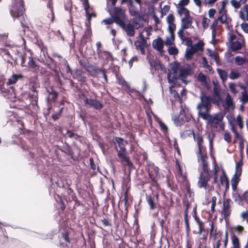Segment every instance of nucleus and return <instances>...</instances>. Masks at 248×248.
I'll return each instance as SVG.
<instances>
[{"instance_id": "1", "label": "nucleus", "mask_w": 248, "mask_h": 248, "mask_svg": "<svg viewBox=\"0 0 248 248\" xmlns=\"http://www.w3.org/2000/svg\"><path fill=\"white\" fill-rule=\"evenodd\" d=\"M201 102L197 106L198 113L200 116L206 121L208 125L213 129L216 131L222 130L224 128L223 119L224 115L222 112H218L214 114H209L210 106L212 102L216 103L219 105L222 102L221 98L218 92L215 91L214 98L202 95Z\"/></svg>"}, {"instance_id": "2", "label": "nucleus", "mask_w": 248, "mask_h": 248, "mask_svg": "<svg viewBox=\"0 0 248 248\" xmlns=\"http://www.w3.org/2000/svg\"><path fill=\"white\" fill-rule=\"evenodd\" d=\"M194 139L197 142L198 145V161L202 167V171H201L199 177L198 186L199 187H203L205 190L211 189L208 185V182L210 179V175L209 172L208 164L207 161V156L205 148L202 145V137L201 135L198 134L196 135L193 134Z\"/></svg>"}, {"instance_id": "3", "label": "nucleus", "mask_w": 248, "mask_h": 248, "mask_svg": "<svg viewBox=\"0 0 248 248\" xmlns=\"http://www.w3.org/2000/svg\"><path fill=\"white\" fill-rule=\"evenodd\" d=\"M115 21L116 23L120 25L130 36L134 35V28L138 29L143 25L144 19L142 16H135L133 19V26L126 18V16H115Z\"/></svg>"}, {"instance_id": "4", "label": "nucleus", "mask_w": 248, "mask_h": 248, "mask_svg": "<svg viewBox=\"0 0 248 248\" xmlns=\"http://www.w3.org/2000/svg\"><path fill=\"white\" fill-rule=\"evenodd\" d=\"M188 74V71L179 67L177 63H173L170 65V70L168 75V81L170 84H175L180 83H186L185 78Z\"/></svg>"}, {"instance_id": "5", "label": "nucleus", "mask_w": 248, "mask_h": 248, "mask_svg": "<svg viewBox=\"0 0 248 248\" xmlns=\"http://www.w3.org/2000/svg\"><path fill=\"white\" fill-rule=\"evenodd\" d=\"M40 48L41 52L43 53V57L40 55L38 58V61L53 71L55 75L59 79L61 70L59 67L57 65V62L47 54V48L46 46L42 45L40 46Z\"/></svg>"}, {"instance_id": "6", "label": "nucleus", "mask_w": 248, "mask_h": 248, "mask_svg": "<svg viewBox=\"0 0 248 248\" xmlns=\"http://www.w3.org/2000/svg\"><path fill=\"white\" fill-rule=\"evenodd\" d=\"M115 148L118 151V156L121 158L123 161L127 163V164L130 167L132 165L131 163L129 161L128 157L126 156V150L125 146L127 144L126 141L124 140L123 139L119 138H116L114 140Z\"/></svg>"}, {"instance_id": "7", "label": "nucleus", "mask_w": 248, "mask_h": 248, "mask_svg": "<svg viewBox=\"0 0 248 248\" xmlns=\"http://www.w3.org/2000/svg\"><path fill=\"white\" fill-rule=\"evenodd\" d=\"M213 173L214 175V183L217 182V177L219 176L221 184L222 185H228V182L226 175L223 171L220 172L219 169L216 162L214 163V168L213 170Z\"/></svg>"}, {"instance_id": "8", "label": "nucleus", "mask_w": 248, "mask_h": 248, "mask_svg": "<svg viewBox=\"0 0 248 248\" xmlns=\"http://www.w3.org/2000/svg\"><path fill=\"white\" fill-rule=\"evenodd\" d=\"M203 43L202 41L191 46L190 47H187L186 49L185 57L187 60H190L194 54L196 52L201 51L202 49Z\"/></svg>"}, {"instance_id": "9", "label": "nucleus", "mask_w": 248, "mask_h": 248, "mask_svg": "<svg viewBox=\"0 0 248 248\" xmlns=\"http://www.w3.org/2000/svg\"><path fill=\"white\" fill-rule=\"evenodd\" d=\"M176 177L178 182L187 190L189 188L188 181L186 175L183 173L179 165H178V170L176 174Z\"/></svg>"}, {"instance_id": "10", "label": "nucleus", "mask_w": 248, "mask_h": 248, "mask_svg": "<svg viewBox=\"0 0 248 248\" xmlns=\"http://www.w3.org/2000/svg\"><path fill=\"white\" fill-rule=\"evenodd\" d=\"M21 64L22 66L28 67L33 69L35 72H38L39 70V66L36 63L33 58L31 56L29 57V61L27 64H25V57L22 56Z\"/></svg>"}, {"instance_id": "11", "label": "nucleus", "mask_w": 248, "mask_h": 248, "mask_svg": "<svg viewBox=\"0 0 248 248\" xmlns=\"http://www.w3.org/2000/svg\"><path fill=\"white\" fill-rule=\"evenodd\" d=\"M135 45L137 50H140L142 54L145 53V47L147 46V44L144 37L140 35L138 38L137 40L135 43Z\"/></svg>"}, {"instance_id": "12", "label": "nucleus", "mask_w": 248, "mask_h": 248, "mask_svg": "<svg viewBox=\"0 0 248 248\" xmlns=\"http://www.w3.org/2000/svg\"><path fill=\"white\" fill-rule=\"evenodd\" d=\"M72 77L74 79H77L81 84L86 81L85 73L81 70L76 69L73 71Z\"/></svg>"}, {"instance_id": "13", "label": "nucleus", "mask_w": 248, "mask_h": 248, "mask_svg": "<svg viewBox=\"0 0 248 248\" xmlns=\"http://www.w3.org/2000/svg\"><path fill=\"white\" fill-rule=\"evenodd\" d=\"M61 238L63 240L61 244L62 248H73L74 247L73 243L70 242L69 232L67 231H65L61 233Z\"/></svg>"}, {"instance_id": "14", "label": "nucleus", "mask_w": 248, "mask_h": 248, "mask_svg": "<svg viewBox=\"0 0 248 248\" xmlns=\"http://www.w3.org/2000/svg\"><path fill=\"white\" fill-rule=\"evenodd\" d=\"M85 104L88 105L95 109L100 110L103 108L102 104L98 100L94 99H88L86 98L84 100Z\"/></svg>"}, {"instance_id": "15", "label": "nucleus", "mask_w": 248, "mask_h": 248, "mask_svg": "<svg viewBox=\"0 0 248 248\" xmlns=\"http://www.w3.org/2000/svg\"><path fill=\"white\" fill-rule=\"evenodd\" d=\"M223 235L219 231L217 232V230H214L213 224L211 223L210 236L213 238L215 242L218 241V240L221 241Z\"/></svg>"}, {"instance_id": "16", "label": "nucleus", "mask_w": 248, "mask_h": 248, "mask_svg": "<svg viewBox=\"0 0 248 248\" xmlns=\"http://www.w3.org/2000/svg\"><path fill=\"white\" fill-rule=\"evenodd\" d=\"M231 204L232 201L230 199H227L224 201L223 205V212L225 217H228L230 215L231 212Z\"/></svg>"}, {"instance_id": "17", "label": "nucleus", "mask_w": 248, "mask_h": 248, "mask_svg": "<svg viewBox=\"0 0 248 248\" xmlns=\"http://www.w3.org/2000/svg\"><path fill=\"white\" fill-rule=\"evenodd\" d=\"M164 42L161 38H157L153 42V47L158 51L160 53L163 52Z\"/></svg>"}, {"instance_id": "18", "label": "nucleus", "mask_w": 248, "mask_h": 248, "mask_svg": "<svg viewBox=\"0 0 248 248\" xmlns=\"http://www.w3.org/2000/svg\"><path fill=\"white\" fill-rule=\"evenodd\" d=\"M170 92L171 96L174 97V101H180V96L178 93V90H175V88L177 86V85L179 84L176 83L175 84H170Z\"/></svg>"}, {"instance_id": "19", "label": "nucleus", "mask_w": 248, "mask_h": 248, "mask_svg": "<svg viewBox=\"0 0 248 248\" xmlns=\"http://www.w3.org/2000/svg\"><path fill=\"white\" fill-rule=\"evenodd\" d=\"M239 87L243 90V91L241 92V101L244 104L248 102V91L246 86L242 84H239Z\"/></svg>"}, {"instance_id": "20", "label": "nucleus", "mask_w": 248, "mask_h": 248, "mask_svg": "<svg viewBox=\"0 0 248 248\" xmlns=\"http://www.w3.org/2000/svg\"><path fill=\"white\" fill-rule=\"evenodd\" d=\"M244 44L243 39H239L231 44L230 47L233 51L238 50L242 48Z\"/></svg>"}, {"instance_id": "21", "label": "nucleus", "mask_w": 248, "mask_h": 248, "mask_svg": "<svg viewBox=\"0 0 248 248\" xmlns=\"http://www.w3.org/2000/svg\"><path fill=\"white\" fill-rule=\"evenodd\" d=\"M232 131L235 134V140H238L239 144V148L241 152V153L242 154V152L243 151L244 148V140L242 138V137L239 136L237 132L236 131V130L234 129V128L232 127Z\"/></svg>"}, {"instance_id": "22", "label": "nucleus", "mask_w": 248, "mask_h": 248, "mask_svg": "<svg viewBox=\"0 0 248 248\" xmlns=\"http://www.w3.org/2000/svg\"><path fill=\"white\" fill-rule=\"evenodd\" d=\"M29 87L31 91H36L37 88L40 87L37 79L35 78H31L29 82Z\"/></svg>"}, {"instance_id": "23", "label": "nucleus", "mask_w": 248, "mask_h": 248, "mask_svg": "<svg viewBox=\"0 0 248 248\" xmlns=\"http://www.w3.org/2000/svg\"><path fill=\"white\" fill-rule=\"evenodd\" d=\"M29 98L31 100V103L33 106H37L38 104V93L37 91H31L29 94Z\"/></svg>"}, {"instance_id": "24", "label": "nucleus", "mask_w": 248, "mask_h": 248, "mask_svg": "<svg viewBox=\"0 0 248 248\" xmlns=\"http://www.w3.org/2000/svg\"><path fill=\"white\" fill-rule=\"evenodd\" d=\"M23 78V76L21 74H13L10 78L8 79L6 86H8L10 85L16 83L17 81L19 79H22Z\"/></svg>"}, {"instance_id": "25", "label": "nucleus", "mask_w": 248, "mask_h": 248, "mask_svg": "<svg viewBox=\"0 0 248 248\" xmlns=\"http://www.w3.org/2000/svg\"><path fill=\"white\" fill-rule=\"evenodd\" d=\"M167 21L169 24L168 31L169 33H174L173 32L175 30L176 26L174 24V16H167Z\"/></svg>"}, {"instance_id": "26", "label": "nucleus", "mask_w": 248, "mask_h": 248, "mask_svg": "<svg viewBox=\"0 0 248 248\" xmlns=\"http://www.w3.org/2000/svg\"><path fill=\"white\" fill-rule=\"evenodd\" d=\"M223 106L225 109H232L234 108V105L233 100L229 94L227 95Z\"/></svg>"}, {"instance_id": "27", "label": "nucleus", "mask_w": 248, "mask_h": 248, "mask_svg": "<svg viewBox=\"0 0 248 248\" xmlns=\"http://www.w3.org/2000/svg\"><path fill=\"white\" fill-rule=\"evenodd\" d=\"M185 113L184 110L182 109L180 111V114L178 117H174L173 120L174 123L177 125H181L183 122L185 121Z\"/></svg>"}, {"instance_id": "28", "label": "nucleus", "mask_w": 248, "mask_h": 248, "mask_svg": "<svg viewBox=\"0 0 248 248\" xmlns=\"http://www.w3.org/2000/svg\"><path fill=\"white\" fill-rule=\"evenodd\" d=\"M20 23L22 27L23 28V31L25 32L26 30H29L30 26L31 25V22L28 18V16H22V19L20 20Z\"/></svg>"}, {"instance_id": "29", "label": "nucleus", "mask_w": 248, "mask_h": 248, "mask_svg": "<svg viewBox=\"0 0 248 248\" xmlns=\"http://www.w3.org/2000/svg\"><path fill=\"white\" fill-rule=\"evenodd\" d=\"M11 11L12 16H23L24 13V8L21 4H20L18 8H13Z\"/></svg>"}, {"instance_id": "30", "label": "nucleus", "mask_w": 248, "mask_h": 248, "mask_svg": "<svg viewBox=\"0 0 248 248\" xmlns=\"http://www.w3.org/2000/svg\"><path fill=\"white\" fill-rule=\"evenodd\" d=\"M47 92L49 94V98L50 101L51 102L55 101L58 96V93L55 90H54L52 87H50L47 89Z\"/></svg>"}, {"instance_id": "31", "label": "nucleus", "mask_w": 248, "mask_h": 248, "mask_svg": "<svg viewBox=\"0 0 248 248\" xmlns=\"http://www.w3.org/2000/svg\"><path fill=\"white\" fill-rule=\"evenodd\" d=\"M96 73L97 74L99 78H102L106 82H108L107 71L104 67L97 68L96 70Z\"/></svg>"}, {"instance_id": "32", "label": "nucleus", "mask_w": 248, "mask_h": 248, "mask_svg": "<svg viewBox=\"0 0 248 248\" xmlns=\"http://www.w3.org/2000/svg\"><path fill=\"white\" fill-rule=\"evenodd\" d=\"M191 16H185L182 19V26L183 29L188 28L191 24Z\"/></svg>"}, {"instance_id": "33", "label": "nucleus", "mask_w": 248, "mask_h": 248, "mask_svg": "<svg viewBox=\"0 0 248 248\" xmlns=\"http://www.w3.org/2000/svg\"><path fill=\"white\" fill-rule=\"evenodd\" d=\"M240 84V83L235 84L233 82H230L229 83V89L230 92L234 95H236L237 93H239L238 87H239Z\"/></svg>"}, {"instance_id": "34", "label": "nucleus", "mask_w": 248, "mask_h": 248, "mask_svg": "<svg viewBox=\"0 0 248 248\" xmlns=\"http://www.w3.org/2000/svg\"><path fill=\"white\" fill-rule=\"evenodd\" d=\"M119 67L115 66L113 69V73L114 74L115 77L118 80L119 83L124 86L125 84V81L122 78L121 76L119 74Z\"/></svg>"}, {"instance_id": "35", "label": "nucleus", "mask_w": 248, "mask_h": 248, "mask_svg": "<svg viewBox=\"0 0 248 248\" xmlns=\"http://www.w3.org/2000/svg\"><path fill=\"white\" fill-rule=\"evenodd\" d=\"M174 42V33H169L168 36L166 37L164 44L167 46H171Z\"/></svg>"}, {"instance_id": "36", "label": "nucleus", "mask_w": 248, "mask_h": 248, "mask_svg": "<svg viewBox=\"0 0 248 248\" xmlns=\"http://www.w3.org/2000/svg\"><path fill=\"white\" fill-rule=\"evenodd\" d=\"M241 77V74L237 69H232L229 75V77L231 79H235Z\"/></svg>"}, {"instance_id": "37", "label": "nucleus", "mask_w": 248, "mask_h": 248, "mask_svg": "<svg viewBox=\"0 0 248 248\" xmlns=\"http://www.w3.org/2000/svg\"><path fill=\"white\" fill-rule=\"evenodd\" d=\"M232 247L234 248H240V244L238 238L234 235L232 234L231 237Z\"/></svg>"}, {"instance_id": "38", "label": "nucleus", "mask_w": 248, "mask_h": 248, "mask_svg": "<svg viewBox=\"0 0 248 248\" xmlns=\"http://www.w3.org/2000/svg\"><path fill=\"white\" fill-rule=\"evenodd\" d=\"M70 88L73 90L74 92H81V89L78 87L77 83H75L72 79H69Z\"/></svg>"}, {"instance_id": "39", "label": "nucleus", "mask_w": 248, "mask_h": 248, "mask_svg": "<svg viewBox=\"0 0 248 248\" xmlns=\"http://www.w3.org/2000/svg\"><path fill=\"white\" fill-rule=\"evenodd\" d=\"M157 198L156 197H149L147 199V202L150 205V209H153L155 207V205L157 202Z\"/></svg>"}, {"instance_id": "40", "label": "nucleus", "mask_w": 248, "mask_h": 248, "mask_svg": "<svg viewBox=\"0 0 248 248\" xmlns=\"http://www.w3.org/2000/svg\"><path fill=\"white\" fill-rule=\"evenodd\" d=\"M240 175H237L236 172H235V174L232 179V185L233 189H235L236 188L237 185L239 181V176Z\"/></svg>"}, {"instance_id": "41", "label": "nucleus", "mask_w": 248, "mask_h": 248, "mask_svg": "<svg viewBox=\"0 0 248 248\" xmlns=\"http://www.w3.org/2000/svg\"><path fill=\"white\" fill-rule=\"evenodd\" d=\"M207 55L210 57L211 60L217 62L218 56L216 52L210 49H207Z\"/></svg>"}, {"instance_id": "42", "label": "nucleus", "mask_w": 248, "mask_h": 248, "mask_svg": "<svg viewBox=\"0 0 248 248\" xmlns=\"http://www.w3.org/2000/svg\"><path fill=\"white\" fill-rule=\"evenodd\" d=\"M19 124H20L21 126L18 127V132H16V134L13 135L15 137H17L20 134L25 133V132L29 131V130H27V131L25 130V129L24 128V124L22 121H21L20 123H19Z\"/></svg>"}, {"instance_id": "43", "label": "nucleus", "mask_w": 248, "mask_h": 248, "mask_svg": "<svg viewBox=\"0 0 248 248\" xmlns=\"http://www.w3.org/2000/svg\"><path fill=\"white\" fill-rule=\"evenodd\" d=\"M98 56L100 58L102 59L104 61H107L108 62V52L107 51L99 50L98 51Z\"/></svg>"}, {"instance_id": "44", "label": "nucleus", "mask_w": 248, "mask_h": 248, "mask_svg": "<svg viewBox=\"0 0 248 248\" xmlns=\"http://www.w3.org/2000/svg\"><path fill=\"white\" fill-rule=\"evenodd\" d=\"M92 16H87L86 21L85 22V26L87 27L86 33L88 34H91L92 31L91 29V20Z\"/></svg>"}, {"instance_id": "45", "label": "nucleus", "mask_w": 248, "mask_h": 248, "mask_svg": "<svg viewBox=\"0 0 248 248\" xmlns=\"http://www.w3.org/2000/svg\"><path fill=\"white\" fill-rule=\"evenodd\" d=\"M217 72L220 78L223 81H225L227 79L228 74L226 71L220 69H217Z\"/></svg>"}, {"instance_id": "46", "label": "nucleus", "mask_w": 248, "mask_h": 248, "mask_svg": "<svg viewBox=\"0 0 248 248\" xmlns=\"http://www.w3.org/2000/svg\"><path fill=\"white\" fill-rule=\"evenodd\" d=\"M178 13L180 15L188 16V10L183 6H179L178 7Z\"/></svg>"}, {"instance_id": "47", "label": "nucleus", "mask_w": 248, "mask_h": 248, "mask_svg": "<svg viewBox=\"0 0 248 248\" xmlns=\"http://www.w3.org/2000/svg\"><path fill=\"white\" fill-rule=\"evenodd\" d=\"M242 164H243V161H242V159L241 158V160L240 161H239L236 164L235 172H236L237 175H241V174L242 169H241V167L242 166Z\"/></svg>"}, {"instance_id": "48", "label": "nucleus", "mask_w": 248, "mask_h": 248, "mask_svg": "<svg viewBox=\"0 0 248 248\" xmlns=\"http://www.w3.org/2000/svg\"><path fill=\"white\" fill-rule=\"evenodd\" d=\"M235 122L240 129H242L243 127L244 124L243 121V118L241 115H238V116H237Z\"/></svg>"}, {"instance_id": "49", "label": "nucleus", "mask_w": 248, "mask_h": 248, "mask_svg": "<svg viewBox=\"0 0 248 248\" xmlns=\"http://www.w3.org/2000/svg\"><path fill=\"white\" fill-rule=\"evenodd\" d=\"M62 64L65 67L66 71L67 74H73L72 71L67 61L65 59H62Z\"/></svg>"}, {"instance_id": "50", "label": "nucleus", "mask_w": 248, "mask_h": 248, "mask_svg": "<svg viewBox=\"0 0 248 248\" xmlns=\"http://www.w3.org/2000/svg\"><path fill=\"white\" fill-rule=\"evenodd\" d=\"M7 88L5 87L4 82L3 80L0 81V91L1 93H7L9 92V89H8V86Z\"/></svg>"}, {"instance_id": "51", "label": "nucleus", "mask_w": 248, "mask_h": 248, "mask_svg": "<svg viewBox=\"0 0 248 248\" xmlns=\"http://www.w3.org/2000/svg\"><path fill=\"white\" fill-rule=\"evenodd\" d=\"M234 62L238 65H242L245 63L246 60L242 57L236 56L235 58Z\"/></svg>"}, {"instance_id": "52", "label": "nucleus", "mask_w": 248, "mask_h": 248, "mask_svg": "<svg viewBox=\"0 0 248 248\" xmlns=\"http://www.w3.org/2000/svg\"><path fill=\"white\" fill-rule=\"evenodd\" d=\"M157 122L160 126L161 130L165 133H167L168 132V127L159 119L157 120Z\"/></svg>"}, {"instance_id": "53", "label": "nucleus", "mask_w": 248, "mask_h": 248, "mask_svg": "<svg viewBox=\"0 0 248 248\" xmlns=\"http://www.w3.org/2000/svg\"><path fill=\"white\" fill-rule=\"evenodd\" d=\"M197 78H198V80L199 81H200L201 82H202L203 84L206 85V84H207L206 77L204 74H203L202 73H200L198 75Z\"/></svg>"}, {"instance_id": "54", "label": "nucleus", "mask_w": 248, "mask_h": 248, "mask_svg": "<svg viewBox=\"0 0 248 248\" xmlns=\"http://www.w3.org/2000/svg\"><path fill=\"white\" fill-rule=\"evenodd\" d=\"M168 52L170 55H176L178 52V50L175 47L169 46Z\"/></svg>"}, {"instance_id": "55", "label": "nucleus", "mask_w": 248, "mask_h": 248, "mask_svg": "<svg viewBox=\"0 0 248 248\" xmlns=\"http://www.w3.org/2000/svg\"><path fill=\"white\" fill-rule=\"evenodd\" d=\"M7 36L5 34H0V46H3L5 44Z\"/></svg>"}, {"instance_id": "56", "label": "nucleus", "mask_w": 248, "mask_h": 248, "mask_svg": "<svg viewBox=\"0 0 248 248\" xmlns=\"http://www.w3.org/2000/svg\"><path fill=\"white\" fill-rule=\"evenodd\" d=\"M67 193L68 195H70L72 199L76 198V194L74 193L73 190L69 186H67Z\"/></svg>"}, {"instance_id": "57", "label": "nucleus", "mask_w": 248, "mask_h": 248, "mask_svg": "<svg viewBox=\"0 0 248 248\" xmlns=\"http://www.w3.org/2000/svg\"><path fill=\"white\" fill-rule=\"evenodd\" d=\"M230 3L232 6L235 9L239 8L241 6L240 2L237 1L236 0H232Z\"/></svg>"}, {"instance_id": "58", "label": "nucleus", "mask_w": 248, "mask_h": 248, "mask_svg": "<svg viewBox=\"0 0 248 248\" xmlns=\"http://www.w3.org/2000/svg\"><path fill=\"white\" fill-rule=\"evenodd\" d=\"M218 21L223 24H228L227 16H218L217 22Z\"/></svg>"}, {"instance_id": "59", "label": "nucleus", "mask_w": 248, "mask_h": 248, "mask_svg": "<svg viewBox=\"0 0 248 248\" xmlns=\"http://www.w3.org/2000/svg\"><path fill=\"white\" fill-rule=\"evenodd\" d=\"M222 239L223 240L224 247H226L228 241V233L227 231L225 232V234L222 236Z\"/></svg>"}, {"instance_id": "60", "label": "nucleus", "mask_w": 248, "mask_h": 248, "mask_svg": "<svg viewBox=\"0 0 248 248\" xmlns=\"http://www.w3.org/2000/svg\"><path fill=\"white\" fill-rule=\"evenodd\" d=\"M241 16H248V5H244L241 11Z\"/></svg>"}, {"instance_id": "61", "label": "nucleus", "mask_w": 248, "mask_h": 248, "mask_svg": "<svg viewBox=\"0 0 248 248\" xmlns=\"http://www.w3.org/2000/svg\"><path fill=\"white\" fill-rule=\"evenodd\" d=\"M233 229L235 232L238 233H241L243 231L244 228H243V227H242L241 226L237 225V226H234L233 228Z\"/></svg>"}, {"instance_id": "62", "label": "nucleus", "mask_w": 248, "mask_h": 248, "mask_svg": "<svg viewBox=\"0 0 248 248\" xmlns=\"http://www.w3.org/2000/svg\"><path fill=\"white\" fill-rule=\"evenodd\" d=\"M58 197L59 198V203L61 205V207H60L61 210L62 211H63L65 210V209L66 208V205H65L64 202L62 200V198L59 196H58Z\"/></svg>"}, {"instance_id": "63", "label": "nucleus", "mask_w": 248, "mask_h": 248, "mask_svg": "<svg viewBox=\"0 0 248 248\" xmlns=\"http://www.w3.org/2000/svg\"><path fill=\"white\" fill-rule=\"evenodd\" d=\"M237 40L238 39L236 38V36L234 34H232L231 33H229L228 41L231 44L232 43V42H234Z\"/></svg>"}, {"instance_id": "64", "label": "nucleus", "mask_w": 248, "mask_h": 248, "mask_svg": "<svg viewBox=\"0 0 248 248\" xmlns=\"http://www.w3.org/2000/svg\"><path fill=\"white\" fill-rule=\"evenodd\" d=\"M241 217L242 219V220H245V219H248V211L246 210L241 214Z\"/></svg>"}]
</instances>
